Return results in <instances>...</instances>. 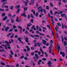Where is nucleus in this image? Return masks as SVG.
Here are the masks:
<instances>
[{"label":"nucleus","mask_w":67,"mask_h":67,"mask_svg":"<svg viewBox=\"0 0 67 67\" xmlns=\"http://www.w3.org/2000/svg\"><path fill=\"white\" fill-rule=\"evenodd\" d=\"M0 11H4V9L1 8L0 9Z\"/></svg>","instance_id":"nucleus-31"},{"label":"nucleus","mask_w":67,"mask_h":67,"mask_svg":"<svg viewBox=\"0 0 67 67\" xmlns=\"http://www.w3.org/2000/svg\"><path fill=\"white\" fill-rule=\"evenodd\" d=\"M31 50H33L34 49V48L33 47H31Z\"/></svg>","instance_id":"nucleus-46"},{"label":"nucleus","mask_w":67,"mask_h":67,"mask_svg":"<svg viewBox=\"0 0 67 67\" xmlns=\"http://www.w3.org/2000/svg\"><path fill=\"white\" fill-rule=\"evenodd\" d=\"M1 65H2L3 66H4L5 65V64L3 62H1Z\"/></svg>","instance_id":"nucleus-20"},{"label":"nucleus","mask_w":67,"mask_h":67,"mask_svg":"<svg viewBox=\"0 0 67 67\" xmlns=\"http://www.w3.org/2000/svg\"><path fill=\"white\" fill-rule=\"evenodd\" d=\"M67 42L66 41H65L64 42V46H66L67 45Z\"/></svg>","instance_id":"nucleus-12"},{"label":"nucleus","mask_w":67,"mask_h":67,"mask_svg":"<svg viewBox=\"0 0 67 67\" xmlns=\"http://www.w3.org/2000/svg\"><path fill=\"white\" fill-rule=\"evenodd\" d=\"M33 20H34V19H31L30 20V21H31V23H33Z\"/></svg>","instance_id":"nucleus-32"},{"label":"nucleus","mask_w":67,"mask_h":67,"mask_svg":"<svg viewBox=\"0 0 67 67\" xmlns=\"http://www.w3.org/2000/svg\"><path fill=\"white\" fill-rule=\"evenodd\" d=\"M27 18L28 19H30V15H28Z\"/></svg>","instance_id":"nucleus-48"},{"label":"nucleus","mask_w":67,"mask_h":67,"mask_svg":"<svg viewBox=\"0 0 67 67\" xmlns=\"http://www.w3.org/2000/svg\"><path fill=\"white\" fill-rule=\"evenodd\" d=\"M50 43H51V44H53V43H54V41H53L52 40H51L50 41Z\"/></svg>","instance_id":"nucleus-22"},{"label":"nucleus","mask_w":67,"mask_h":67,"mask_svg":"<svg viewBox=\"0 0 67 67\" xmlns=\"http://www.w3.org/2000/svg\"><path fill=\"white\" fill-rule=\"evenodd\" d=\"M13 29H11L9 30L8 32H11L13 31Z\"/></svg>","instance_id":"nucleus-14"},{"label":"nucleus","mask_w":67,"mask_h":67,"mask_svg":"<svg viewBox=\"0 0 67 67\" xmlns=\"http://www.w3.org/2000/svg\"><path fill=\"white\" fill-rule=\"evenodd\" d=\"M40 35H41L42 36H45V34H44L43 33H40Z\"/></svg>","instance_id":"nucleus-23"},{"label":"nucleus","mask_w":67,"mask_h":67,"mask_svg":"<svg viewBox=\"0 0 67 67\" xmlns=\"http://www.w3.org/2000/svg\"><path fill=\"white\" fill-rule=\"evenodd\" d=\"M4 5H5L3 3L2 4V8H4Z\"/></svg>","instance_id":"nucleus-37"},{"label":"nucleus","mask_w":67,"mask_h":67,"mask_svg":"<svg viewBox=\"0 0 67 67\" xmlns=\"http://www.w3.org/2000/svg\"><path fill=\"white\" fill-rule=\"evenodd\" d=\"M16 66L17 67H19V64H17Z\"/></svg>","instance_id":"nucleus-52"},{"label":"nucleus","mask_w":67,"mask_h":67,"mask_svg":"<svg viewBox=\"0 0 67 67\" xmlns=\"http://www.w3.org/2000/svg\"><path fill=\"white\" fill-rule=\"evenodd\" d=\"M52 49H50L49 50V53H51V52H52Z\"/></svg>","instance_id":"nucleus-25"},{"label":"nucleus","mask_w":67,"mask_h":67,"mask_svg":"<svg viewBox=\"0 0 67 67\" xmlns=\"http://www.w3.org/2000/svg\"><path fill=\"white\" fill-rule=\"evenodd\" d=\"M34 36L35 37H40V35H35V36L32 35H30V36H31V37H33V38H34Z\"/></svg>","instance_id":"nucleus-4"},{"label":"nucleus","mask_w":67,"mask_h":67,"mask_svg":"<svg viewBox=\"0 0 67 67\" xmlns=\"http://www.w3.org/2000/svg\"><path fill=\"white\" fill-rule=\"evenodd\" d=\"M38 13H36V16H38Z\"/></svg>","instance_id":"nucleus-43"},{"label":"nucleus","mask_w":67,"mask_h":67,"mask_svg":"<svg viewBox=\"0 0 67 67\" xmlns=\"http://www.w3.org/2000/svg\"><path fill=\"white\" fill-rule=\"evenodd\" d=\"M50 13L52 15H53V12H52V10H51L50 11Z\"/></svg>","instance_id":"nucleus-57"},{"label":"nucleus","mask_w":67,"mask_h":67,"mask_svg":"<svg viewBox=\"0 0 67 67\" xmlns=\"http://www.w3.org/2000/svg\"><path fill=\"white\" fill-rule=\"evenodd\" d=\"M17 27L15 25H14L13 26V29H15V28H17Z\"/></svg>","instance_id":"nucleus-38"},{"label":"nucleus","mask_w":67,"mask_h":67,"mask_svg":"<svg viewBox=\"0 0 67 67\" xmlns=\"http://www.w3.org/2000/svg\"><path fill=\"white\" fill-rule=\"evenodd\" d=\"M21 15L22 16H25V18H26V15L25 14V13H23V14H21Z\"/></svg>","instance_id":"nucleus-7"},{"label":"nucleus","mask_w":67,"mask_h":67,"mask_svg":"<svg viewBox=\"0 0 67 67\" xmlns=\"http://www.w3.org/2000/svg\"><path fill=\"white\" fill-rule=\"evenodd\" d=\"M33 59L35 60L34 61L35 62H37V60H35V57H33Z\"/></svg>","instance_id":"nucleus-41"},{"label":"nucleus","mask_w":67,"mask_h":67,"mask_svg":"<svg viewBox=\"0 0 67 67\" xmlns=\"http://www.w3.org/2000/svg\"><path fill=\"white\" fill-rule=\"evenodd\" d=\"M10 52L12 55H14L13 52L12 51V50L10 51Z\"/></svg>","instance_id":"nucleus-35"},{"label":"nucleus","mask_w":67,"mask_h":67,"mask_svg":"<svg viewBox=\"0 0 67 67\" xmlns=\"http://www.w3.org/2000/svg\"><path fill=\"white\" fill-rule=\"evenodd\" d=\"M37 9L38 12H39L40 13L41 12H43V10L42 9L41 6H40L39 7H38Z\"/></svg>","instance_id":"nucleus-1"},{"label":"nucleus","mask_w":67,"mask_h":67,"mask_svg":"<svg viewBox=\"0 0 67 67\" xmlns=\"http://www.w3.org/2000/svg\"><path fill=\"white\" fill-rule=\"evenodd\" d=\"M34 27H35V26H34V25H33L32 26V27H31V28H32V29H34Z\"/></svg>","instance_id":"nucleus-61"},{"label":"nucleus","mask_w":67,"mask_h":67,"mask_svg":"<svg viewBox=\"0 0 67 67\" xmlns=\"http://www.w3.org/2000/svg\"><path fill=\"white\" fill-rule=\"evenodd\" d=\"M30 16H31V18H34V17L33 16V15H32V14L31 13L30 15Z\"/></svg>","instance_id":"nucleus-33"},{"label":"nucleus","mask_w":67,"mask_h":67,"mask_svg":"<svg viewBox=\"0 0 67 67\" xmlns=\"http://www.w3.org/2000/svg\"><path fill=\"white\" fill-rule=\"evenodd\" d=\"M24 52H26V51H27V49H26L25 48L24 49Z\"/></svg>","instance_id":"nucleus-47"},{"label":"nucleus","mask_w":67,"mask_h":67,"mask_svg":"<svg viewBox=\"0 0 67 67\" xmlns=\"http://www.w3.org/2000/svg\"><path fill=\"white\" fill-rule=\"evenodd\" d=\"M10 9H11L12 10L13 9V6H11L10 7Z\"/></svg>","instance_id":"nucleus-16"},{"label":"nucleus","mask_w":67,"mask_h":67,"mask_svg":"<svg viewBox=\"0 0 67 67\" xmlns=\"http://www.w3.org/2000/svg\"><path fill=\"white\" fill-rule=\"evenodd\" d=\"M2 16H4L5 15V13H3V14L2 15Z\"/></svg>","instance_id":"nucleus-58"},{"label":"nucleus","mask_w":67,"mask_h":67,"mask_svg":"<svg viewBox=\"0 0 67 67\" xmlns=\"http://www.w3.org/2000/svg\"><path fill=\"white\" fill-rule=\"evenodd\" d=\"M20 21H22V19H20L19 20V19H16V22H20Z\"/></svg>","instance_id":"nucleus-17"},{"label":"nucleus","mask_w":67,"mask_h":67,"mask_svg":"<svg viewBox=\"0 0 67 67\" xmlns=\"http://www.w3.org/2000/svg\"><path fill=\"white\" fill-rule=\"evenodd\" d=\"M45 56L46 57H47L48 56V54H47V52H45Z\"/></svg>","instance_id":"nucleus-21"},{"label":"nucleus","mask_w":67,"mask_h":67,"mask_svg":"<svg viewBox=\"0 0 67 67\" xmlns=\"http://www.w3.org/2000/svg\"><path fill=\"white\" fill-rule=\"evenodd\" d=\"M34 0H31V3H29V5H33V4H34Z\"/></svg>","instance_id":"nucleus-2"},{"label":"nucleus","mask_w":67,"mask_h":67,"mask_svg":"<svg viewBox=\"0 0 67 67\" xmlns=\"http://www.w3.org/2000/svg\"><path fill=\"white\" fill-rule=\"evenodd\" d=\"M61 24L62 25V27L63 28V29H64V26L63 24V23H62Z\"/></svg>","instance_id":"nucleus-45"},{"label":"nucleus","mask_w":67,"mask_h":67,"mask_svg":"<svg viewBox=\"0 0 67 67\" xmlns=\"http://www.w3.org/2000/svg\"><path fill=\"white\" fill-rule=\"evenodd\" d=\"M64 52H62V51H61L60 52V53L61 55H62L63 54V53H64Z\"/></svg>","instance_id":"nucleus-50"},{"label":"nucleus","mask_w":67,"mask_h":67,"mask_svg":"<svg viewBox=\"0 0 67 67\" xmlns=\"http://www.w3.org/2000/svg\"><path fill=\"white\" fill-rule=\"evenodd\" d=\"M57 38H58V40H59V37L58 36V33H57Z\"/></svg>","instance_id":"nucleus-30"},{"label":"nucleus","mask_w":67,"mask_h":67,"mask_svg":"<svg viewBox=\"0 0 67 67\" xmlns=\"http://www.w3.org/2000/svg\"><path fill=\"white\" fill-rule=\"evenodd\" d=\"M18 40L20 42V43H21L22 44H23V42H22V41H21V38H20L18 37Z\"/></svg>","instance_id":"nucleus-8"},{"label":"nucleus","mask_w":67,"mask_h":67,"mask_svg":"<svg viewBox=\"0 0 67 67\" xmlns=\"http://www.w3.org/2000/svg\"><path fill=\"white\" fill-rule=\"evenodd\" d=\"M14 31H15V32H18V30H17V29H15L14 30Z\"/></svg>","instance_id":"nucleus-59"},{"label":"nucleus","mask_w":67,"mask_h":67,"mask_svg":"<svg viewBox=\"0 0 67 67\" xmlns=\"http://www.w3.org/2000/svg\"><path fill=\"white\" fill-rule=\"evenodd\" d=\"M42 60L45 61L46 60V59L45 58H43L42 59Z\"/></svg>","instance_id":"nucleus-26"},{"label":"nucleus","mask_w":67,"mask_h":67,"mask_svg":"<svg viewBox=\"0 0 67 67\" xmlns=\"http://www.w3.org/2000/svg\"><path fill=\"white\" fill-rule=\"evenodd\" d=\"M27 8H24V10L25 11H26V10H27Z\"/></svg>","instance_id":"nucleus-51"},{"label":"nucleus","mask_w":67,"mask_h":67,"mask_svg":"<svg viewBox=\"0 0 67 67\" xmlns=\"http://www.w3.org/2000/svg\"><path fill=\"white\" fill-rule=\"evenodd\" d=\"M7 25H9V26H12V24H11L8 23Z\"/></svg>","instance_id":"nucleus-53"},{"label":"nucleus","mask_w":67,"mask_h":67,"mask_svg":"<svg viewBox=\"0 0 67 67\" xmlns=\"http://www.w3.org/2000/svg\"><path fill=\"white\" fill-rule=\"evenodd\" d=\"M31 55L32 56H33L34 55V52H32L31 53Z\"/></svg>","instance_id":"nucleus-34"},{"label":"nucleus","mask_w":67,"mask_h":67,"mask_svg":"<svg viewBox=\"0 0 67 67\" xmlns=\"http://www.w3.org/2000/svg\"><path fill=\"white\" fill-rule=\"evenodd\" d=\"M10 29L9 27H7L5 29V32H7L8 31V30Z\"/></svg>","instance_id":"nucleus-6"},{"label":"nucleus","mask_w":67,"mask_h":67,"mask_svg":"<svg viewBox=\"0 0 67 67\" xmlns=\"http://www.w3.org/2000/svg\"><path fill=\"white\" fill-rule=\"evenodd\" d=\"M61 16L62 17H64V16H66V14H61Z\"/></svg>","instance_id":"nucleus-13"},{"label":"nucleus","mask_w":67,"mask_h":67,"mask_svg":"<svg viewBox=\"0 0 67 67\" xmlns=\"http://www.w3.org/2000/svg\"><path fill=\"white\" fill-rule=\"evenodd\" d=\"M50 46L51 48H52L53 47V45L52 44H51L50 45Z\"/></svg>","instance_id":"nucleus-54"},{"label":"nucleus","mask_w":67,"mask_h":67,"mask_svg":"<svg viewBox=\"0 0 67 67\" xmlns=\"http://www.w3.org/2000/svg\"><path fill=\"white\" fill-rule=\"evenodd\" d=\"M57 48H58V50H59V49H60V46L58 45Z\"/></svg>","instance_id":"nucleus-15"},{"label":"nucleus","mask_w":67,"mask_h":67,"mask_svg":"<svg viewBox=\"0 0 67 67\" xmlns=\"http://www.w3.org/2000/svg\"><path fill=\"white\" fill-rule=\"evenodd\" d=\"M24 56H22L21 57H20V59H22V58H24Z\"/></svg>","instance_id":"nucleus-63"},{"label":"nucleus","mask_w":67,"mask_h":67,"mask_svg":"<svg viewBox=\"0 0 67 67\" xmlns=\"http://www.w3.org/2000/svg\"><path fill=\"white\" fill-rule=\"evenodd\" d=\"M35 56H36V58H38V55H37V54H35Z\"/></svg>","instance_id":"nucleus-18"},{"label":"nucleus","mask_w":67,"mask_h":67,"mask_svg":"<svg viewBox=\"0 0 67 67\" xmlns=\"http://www.w3.org/2000/svg\"><path fill=\"white\" fill-rule=\"evenodd\" d=\"M37 44L39 47H40V45H42V43H40L38 42H37Z\"/></svg>","instance_id":"nucleus-11"},{"label":"nucleus","mask_w":67,"mask_h":67,"mask_svg":"<svg viewBox=\"0 0 67 67\" xmlns=\"http://www.w3.org/2000/svg\"><path fill=\"white\" fill-rule=\"evenodd\" d=\"M62 42H64V38H63V36H62Z\"/></svg>","instance_id":"nucleus-42"},{"label":"nucleus","mask_w":67,"mask_h":67,"mask_svg":"<svg viewBox=\"0 0 67 67\" xmlns=\"http://www.w3.org/2000/svg\"><path fill=\"white\" fill-rule=\"evenodd\" d=\"M29 27L27 26V27H26V29L27 30H30V29L29 28Z\"/></svg>","instance_id":"nucleus-44"},{"label":"nucleus","mask_w":67,"mask_h":67,"mask_svg":"<svg viewBox=\"0 0 67 67\" xmlns=\"http://www.w3.org/2000/svg\"><path fill=\"white\" fill-rule=\"evenodd\" d=\"M50 5L51 7H53L54 6V5H53V4H52V3H50Z\"/></svg>","instance_id":"nucleus-29"},{"label":"nucleus","mask_w":67,"mask_h":67,"mask_svg":"<svg viewBox=\"0 0 67 67\" xmlns=\"http://www.w3.org/2000/svg\"><path fill=\"white\" fill-rule=\"evenodd\" d=\"M57 25H58V26H61L62 25H61V24H60V23H57Z\"/></svg>","instance_id":"nucleus-28"},{"label":"nucleus","mask_w":67,"mask_h":67,"mask_svg":"<svg viewBox=\"0 0 67 67\" xmlns=\"http://www.w3.org/2000/svg\"><path fill=\"white\" fill-rule=\"evenodd\" d=\"M24 59L25 60H27V58L26 57H25Z\"/></svg>","instance_id":"nucleus-62"},{"label":"nucleus","mask_w":67,"mask_h":67,"mask_svg":"<svg viewBox=\"0 0 67 67\" xmlns=\"http://www.w3.org/2000/svg\"><path fill=\"white\" fill-rule=\"evenodd\" d=\"M20 10H21V9H18L16 11V13H19V11H20Z\"/></svg>","instance_id":"nucleus-19"},{"label":"nucleus","mask_w":67,"mask_h":67,"mask_svg":"<svg viewBox=\"0 0 67 67\" xmlns=\"http://www.w3.org/2000/svg\"><path fill=\"white\" fill-rule=\"evenodd\" d=\"M65 53L64 52V53H63L62 56V57H65Z\"/></svg>","instance_id":"nucleus-40"},{"label":"nucleus","mask_w":67,"mask_h":67,"mask_svg":"<svg viewBox=\"0 0 67 67\" xmlns=\"http://www.w3.org/2000/svg\"><path fill=\"white\" fill-rule=\"evenodd\" d=\"M2 52H5V51H4V49H2V50L1 51V53Z\"/></svg>","instance_id":"nucleus-49"},{"label":"nucleus","mask_w":67,"mask_h":67,"mask_svg":"<svg viewBox=\"0 0 67 67\" xmlns=\"http://www.w3.org/2000/svg\"><path fill=\"white\" fill-rule=\"evenodd\" d=\"M27 26L28 27H30V24H29V23L27 24Z\"/></svg>","instance_id":"nucleus-56"},{"label":"nucleus","mask_w":67,"mask_h":67,"mask_svg":"<svg viewBox=\"0 0 67 67\" xmlns=\"http://www.w3.org/2000/svg\"><path fill=\"white\" fill-rule=\"evenodd\" d=\"M20 5H17L15 6V8L16 9H18L20 8Z\"/></svg>","instance_id":"nucleus-10"},{"label":"nucleus","mask_w":67,"mask_h":67,"mask_svg":"<svg viewBox=\"0 0 67 67\" xmlns=\"http://www.w3.org/2000/svg\"><path fill=\"white\" fill-rule=\"evenodd\" d=\"M64 33H65V34L67 35V31H64Z\"/></svg>","instance_id":"nucleus-64"},{"label":"nucleus","mask_w":67,"mask_h":67,"mask_svg":"<svg viewBox=\"0 0 67 67\" xmlns=\"http://www.w3.org/2000/svg\"><path fill=\"white\" fill-rule=\"evenodd\" d=\"M36 33H38V34H40V32H39V31H36Z\"/></svg>","instance_id":"nucleus-55"},{"label":"nucleus","mask_w":67,"mask_h":67,"mask_svg":"<svg viewBox=\"0 0 67 67\" xmlns=\"http://www.w3.org/2000/svg\"><path fill=\"white\" fill-rule=\"evenodd\" d=\"M8 16H12V15L10 14H8Z\"/></svg>","instance_id":"nucleus-60"},{"label":"nucleus","mask_w":67,"mask_h":67,"mask_svg":"<svg viewBox=\"0 0 67 67\" xmlns=\"http://www.w3.org/2000/svg\"><path fill=\"white\" fill-rule=\"evenodd\" d=\"M11 20L12 21V23H14V20H13V19H11Z\"/></svg>","instance_id":"nucleus-24"},{"label":"nucleus","mask_w":67,"mask_h":67,"mask_svg":"<svg viewBox=\"0 0 67 67\" xmlns=\"http://www.w3.org/2000/svg\"><path fill=\"white\" fill-rule=\"evenodd\" d=\"M64 38L65 41H67V37H64Z\"/></svg>","instance_id":"nucleus-36"},{"label":"nucleus","mask_w":67,"mask_h":67,"mask_svg":"<svg viewBox=\"0 0 67 67\" xmlns=\"http://www.w3.org/2000/svg\"><path fill=\"white\" fill-rule=\"evenodd\" d=\"M46 8L47 10H49V7L47 5L46 7Z\"/></svg>","instance_id":"nucleus-39"},{"label":"nucleus","mask_w":67,"mask_h":67,"mask_svg":"<svg viewBox=\"0 0 67 67\" xmlns=\"http://www.w3.org/2000/svg\"><path fill=\"white\" fill-rule=\"evenodd\" d=\"M24 2L25 3V5H26V6H27V2H26L25 1Z\"/></svg>","instance_id":"nucleus-27"},{"label":"nucleus","mask_w":67,"mask_h":67,"mask_svg":"<svg viewBox=\"0 0 67 67\" xmlns=\"http://www.w3.org/2000/svg\"><path fill=\"white\" fill-rule=\"evenodd\" d=\"M8 19V17L7 16H5L4 17V18H3L2 19V20L3 21H5L6 19Z\"/></svg>","instance_id":"nucleus-9"},{"label":"nucleus","mask_w":67,"mask_h":67,"mask_svg":"<svg viewBox=\"0 0 67 67\" xmlns=\"http://www.w3.org/2000/svg\"><path fill=\"white\" fill-rule=\"evenodd\" d=\"M52 63H51V62L50 61H48V62L47 63V65H48V66L49 67H51V65H52Z\"/></svg>","instance_id":"nucleus-5"},{"label":"nucleus","mask_w":67,"mask_h":67,"mask_svg":"<svg viewBox=\"0 0 67 67\" xmlns=\"http://www.w3.org/2000/svg\"><path fill=\"white\" fill-rule=\"evenodd\" d=\"M24 37H25V42H28L29 41H28V40H29V38L28 37H25V36H24Z\"/></svg>","instance_id":"nucleus-3"}]
</instances>
